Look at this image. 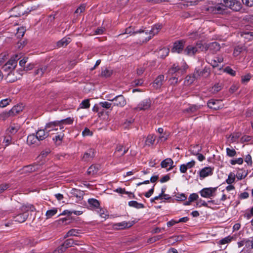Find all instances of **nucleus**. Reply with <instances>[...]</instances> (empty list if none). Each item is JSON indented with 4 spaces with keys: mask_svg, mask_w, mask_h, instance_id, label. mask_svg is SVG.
<instances>
[{
    "mask_svg": "<svg viewBox=\"0 0 253 253\" xmlns=\"http://www.w3.org/2000/svg\"><path fill=\"white\" fill-rule=\"evenodd\" d=\"M162 27V25L156 24L149 32L144 30V33H142V37L144 38L145 41H148L154 35L157 34Z\"/></svg>",
    "mask_w": 253,
    "mask_h": 253,
    "instance_id": "nucleus-1",
    "label": "nucleus"
},
{
    "mask_svg": "<svg viewBox=\"0 0 253 253\" xmlns=\"http://www.w3.org/2000/svg\"><path fill=\"white\" fill-rule=\"evenodd\" d=\"M19 59L18 55H15L6 63L2 67V69L6 72L13 71L17 66V61Z\"/></svg>",
    "mask_w": 253,
    "mask_h": 253,
    "instance_id": "nucleus-2",
    "label": "nucleus"
},
{
    "mask_svg": "<svg viewBox=\"0 0 253 253\" xmlns=\"http://www.w3.org/2000/svg\"><path fill=\"white\" fill-rule=\"evenodd\" d=\"M222 4L225 7H229L231 9L237 11L241 8V3L236 0H221Z\"/></svg>",
    "mask_w": 253,
    "mask_h": 253,
    "instance_id": "nucleus-3",
    "label": "nucleus"
},
{
    "mask_svg": "<svg viewBox=\"0 0 253 253\" xmlns=\"http://www.w3.org/2000/svg\"><path fill=\"white\" fill-rule=\"evenodd\" d=\"M74 244L76 245H78L72 239H67L61 246L58 247L57 250L54 251V253H63L65 252L67 248L73 246Z\"/></svg>",
    "mask_w": 253,
    "mask_h": 253,
    "instance_id": "nucleus-4",
    "label": "nucleus"
},
{
    "mask_svg": "<svg viewBox=\"0 0 253 253\" xmlns=\"http://www.w3.org/2000/svg\"><path fill=\"white\" fill-rule=\"evenodd\" d=\"M73 122V119L71 118H68L64 120L59 121H54L49 123L47 127L54 126L56 125H59L60 129L62 130L64 128L63 124H72Z\"/></svg>",
    "mask_w": 253,
    "mask_h": 253,
    "instance_id": "nucleus-5",
    "label": "nucleus"
},
{
    "mask_svg": "<svg viewBox=\"0 0 253 253\" xmlns=\"http://www.w3.org/2000/svg\"><path fill=\"white\" fill-rule=\"evenodd\" d=\"M108 100L114 102V105L119 107H124L126 104V100L122 95H118L112 99Z\"/></svg>",
    "mask_w": 253,
    "mask_h": 253,
    "instance_id": "nucleus-6",
    "label": "nucleus"
},
{
    "mask_svg": "<svg viewBox=\"0 0 253 253\" xmlns=\"http://www.w3.org/2000/svg\"><path fill=\"white\" fill-rule=\"evenodd\" d=\"M134 223L135 222L134 221L130 222L123 221L122 222L114 224L113 225V228L118 230H122L131 227Z\"/></svg>",
    "mask_w": 253,
    "mask_h": 253,
    "instance_id": "nucleus-7",
    "label": "nucleus"
},
{
    "mask_svg": "<svg viewBox=\"0 0 253 253\" xmlns=\"http://www.w3.org/2000/svg\"><path fill=\"white\" fill-rule=\"evenodd\" d=\"M185 41L183 40L175 42L173 44V46L171 49L172 52L180 53L184 50Z\"/></svg>",
    "mask_w": 253,
    "mask_h": 253,
    "instance_id": "nucleus-8",
    "label": "nucleus"
},
{
    "mask_svg": "<svg viewBox=\"0 0 253 253\" xmlns=\"http://www.w3.org/2000/svg\"><path fill=\"white\" fill-rule=\"evenodd\" d=\"M186 67L180 68L179 66L176 64H173L172 67L169 70V74L171 75H173L174 74L182 75L183 74L186 70Z\"/></svg>",
    "mask_w": 253,
    "mask_h": 253,
    "instance_id": "nucleus-9",
    "label": "nucleus"
},
{
    "mask_svg": "<svg viewBox=\"0 0 253 253\" xmlns=\"http://www.w3.org/2000/svg\"><path fill=\"white\" fill-rule=\"evenodd\" d=\"M21 76V75H20L18 72L10 71L5 78V80L7 82L13 83L19 79Z\"/></svg>",
    "mask_w": 253,
    "mask_h": 253,
    "instance_id": "nucleus-10",
    "label": "nucleus"
},
{
    "mask_svg": "<svg viewBox=\"0 0 253 253\" xmlns=\"http://www.w3.org/2000/svg\"><path fill=\"white\" fill-rule=\"evenodd\" d=\"M216 188H205L203 189L200 192L202 197L204 198H210L213 196V193L215 192Z\"/></svg>",
    "mask_w": 253,
    "mask_h": 253,
    "instance_id": "nucleus-11",
    "label": "nucleus"
},
{
    "mask_svg": "<svg viewBox=\"0 0 253 253\" xmlns=\"http://www.w3.org/2000/svg\"><path fill=\"white\" fill-rule=\"evenodd\" d=\"M198 51L197 47L193 45H189L184 49V53L188 56H194Z\"/></svg>",
    "mask_w": 253,
    "mask_h": 253,
    "instance_id": "nucleus-12",
    "label": "nucleus"
},
{
    "mask_svg": "<svg viewBox=\"0 0 253 253\" xmlns=\"http://www.w3.org/2000/svg\"><path fill=\"white\" fill-rule=\"evenodd\" d=\"M40 166L38 165H29L24 167L21 173H32L38 171Z\"/></svg>",
    "mask_w": 253,
    "mask_h": 253,
    "instance_id": "nucleus-13",
    "label": "nucleus"
},
{
    "mask_svg": "<svg viewBox=\"0 0 253 253\" xmlns=\"http://www.w3.org/2000/svg\"><path fill=\"white\" fill-rule=\"evenodd\" d=\"M27 142L29 145L38 146L40 144V141L35 134L29 135L27 137Z\"/></svg>",
    "mask_w": 253,
    "mask_h": 253,
    "instance_id": "nucleus-14",
    "label": "nucleus"
},
{
    "mask_svg": "<svg viewBox=\"0 0 253 253\" xmlns=\"http://www.w3.org/2000/svg\"><path fill=\"white\" fill-rule=\"evenodd\" d=\"M220 44L217 42H212L208 44L207 50H209L212 53H215L219 50Z\"/></svg>",
    "mask_w": 253,
    "mask_h": 253,
    "instance_id": "nucleus-15",
    "label": "nucleus"
},
{
    "mask_svg": "<svg viewBox=\"0 0 253 253\" xmlns=\"http://www.w3.org/2000/svg\"><path fill=\"white\" fill-rule=\"evenodd\" d=\"M151 105V101L149 99L145 100L140 103L138 106L134 108V110H145L148 109Z\"/></svg>",
    "mask_w": 253,
    "mask_h": 253,
    "instance_id": "nucleus-16",
    "label": "nucleus"
},
{
    "mask_svg": "<svg viewBox=\"0 0 253 253\" xmlns=\"http://www.w3.org/2000/svg\"><path fill=\"white\" fill-rule=\"evenodd\" d=\"M212 11L215 14H221L223 13L225 10V7L223 4H222V1L221 0L220 3L216 4L214 7H212Z\"/></svg>",
    "mask_w": 253,
    "mask_h": 253,
    "instance_id": "nucleus-17",
    "label": "nucleus"
},
{
    "mask_svg": "<svg viewBox=\"0 0 253 253\" xmlns=\"http://www.w3.org/2000/svg\"><path fill=\"white\" fill-rule=\"evenodd\" d=\"M208 106L210 108L218 110L220 108L221 101L218 100L211 99L208 102Z\"/></svg>",
    "mask_w": 253,
    "mask_h": 253,
    "instance_id": "nucleus-18",
    "label": "nucleus"
},
{
    "mask_svg": "<svg viewBox=\"0 0 253 253\" xmlns=\"http://www.w3.org/2000/svg\"><path fill=\"white\" fill-rule=\"evenodd\" d=\"M195 165V161L194 160H192L186 164H182L180 167V171L181 173H185L188 169L192 168Z\"/></svg>",
    "mask_w": 253,
    "mask_h": 253,
    "instance_id": "nucleus-19",
    "label": "nucleus"
},
{
    "mask_svg": "<svg viewBox=\"0 0 253 253\" xmlns=\"http://www.w3.org/2000/svg\"><path fill=\"white\" fill-rule=\"evenodd\" d=\"M164 78V75H161L158 76L153 82V87L156 89L160 88L163 84Z\"/></svg>",
    "mask_w": 253,
    "mask_h": 253,
    "instance_id": "nucleus-20",
    "label": "nucleus"
},
{
    "mask_svg": "<svg viewBox=\"0 0 253 253\" xmlns=\"http://www.w3.org/2000/svg\"><path fill=\"white\" fill-rule=\"evenodd\" d=\"M46 130L44 128L39 129L37 131L36 135L40 141L45 139L48 136L49 133L47 131H45Z\"/></svg>",
    "mask_w": 253,
    "mask_h": 253,
    "instance_id": "nucleus-21",
    "label": "nucleus"
},
{
    "mask_svg": "<svg viewBox=\"0 0 253 253\" xmlns=\"http://www.w3.org/2000/svg\"><path fill=\"white\" fill-rule=\"evenodd\" d=\"M173 164V161L170 158H167L163 160L161 163V166L163 168H166L167 170H169L172 169V164Z\"/></svg>",
    "mask_w": 253,
    "mask_h": 253,
    "instance_id": "nucleus-22",
    "label": "nucleus"
},
{
    "mask_svg": "<svg viewBox=\"0 0 253 253\" xmlns=\"http://www.w3.org/2000/svg\"><path fill=\"white\" fill-rule=\"evenodd\" d=\"M94 157V151L93 149H89L85 152L83 156V159L84 161H89Z\"/></svg>",
    "mask_w": 253,
    "mask_h": 253,
    "instance_id": "nucleus-23",
    "label": "nucleus"
},
{
    "mask_svg": "<svg viewBox=\"0 0 253 253\" xmlns=\"http://www.w3.org/2000/svg\"><path fill=\"white\" fill-rule=\"evenodd\" d=\"M198 76L197 73H194L192 75L187 76L185 78V84L187 85L192 84L196 79H198Z\"/></svg>",
    "mask_w": 253,
    "mask_h": 253,
    "instance_id": "nucleus-24",
    "label": "nucleus"
},
{
    "mask_svg": "<svg viewBox=\"0 0 253 253\" xmlns=\"http://www.w3.org/2000/svg\"><path fill=\"white\" fill-rule=\"evenodd\" d=\"M100 167L99 164L91 165L87 169V174H96L100 172Z\"/></svg>",
    "mask_w": 253,
    "mask_h": 253,
    "instance_id": "nucleus-25",
    "label": "nucleus"
},
{
    "mask_svg": "<svg viewBox=\"0 0 253 253\" xmlns=\"http://www.w3.org/2000/svg\"><path fill=\"white\" fill-rule=\"evenodd\" d=\"M235 176H237L238 179H242L245 178L247 175H228V177L226 180V182L229 184L233 183L235 180Z\"/></svg>",
    "mask_w": 253,
    "mask_h": 253,
    "instance_id": "nucleus-26",
    "label": "nucleus"
},
{
    "mask_svg": "<svg viewBox=\"0 0 253 253\" xmlns=\"http://www.w3.org/2000/svg\"><path fill=\"white\" fill-rule=\"evenodd\" d=\"M235 238L232 236H228L221 240H220L218 242L217 244L220 245H223L227 244H229L232 241L234 240Z\"/></svg>",
    "mask_w": 253,
    "mask_h": 253,
    "instance_id": "nucleus-27",
    "label": "nucleus"
},
{
    "mask_svg": "<svg viewBox=\"0 0 253 253\" xmlns=\"http://www.w3.org/2000/svg\"><path fill=\"white\" fill-rule=\"evenodd\" d=\"M29 214L27 213H22L14 217L15 221L22 223L26 221Z\"/></svg>",
    "mask_w": 253,
    "mask_h": 253,
    "instance_id": "nucleus-28",
    "label": "nucleus"
},
{
    "mask_svg": "<svg viewBox=\"0 0 253 253\" xmlns=\"http://www.w3.org/2000/svg\"><path fill=\"white\" fill-rule=\"evenodd\" d=\"M144 33V30L140 29L139 30L135 31V30H134V28H132L131 26H130L126 29L125 32L124 33H123L122 34H120V35H123L124 34H128L132 33V34H142Z\"/></svg>",
    "mask_w": 253,
    "mask_h": 253,
    "instance_id": "nucleus-29",
    "label": "nucleus"
},
{
    "mask_svg": "<svg viewBox=\"0 0 253 253\" xmlns=\"http://www.w3.org/2000/svg\"><path fill=\"white\" fill-rule=\"evenodd\" d=\"M21 211L23 213H27L28 211H36L34 206L31 204L23 205L21 208Z\"/></svg>",
    "mask_w": 253,
    "mask_h": 253,
    "instance_id": "nucleus-30",
    "label": "nucleus"
},
{
    "mask_svg": "<svg viewBox=\"0 0 253 253\" xmlns=\"http://www.w3.org/2000/svg\"><path fill=\"white\" fill-rule=\"evenodd\" d=\"M194 73H197L199 75L198 79L202 76L207 77L210 74V70L209 69L205 68L203 70H200L196 68Z\"/></svg>",
    "mask_w": 253,
    "mask_h": 253,
    "instance_id": "nucleus-31",
    "label": "nucleus"
},
{
    "mask_svg": "<svg viewBox=\"0 0 253 253\" xmlns=\"http://www.w3.org/2000/svg\"><path fill=\"white\" fill-rule=\"evenodd\" d=\"M71 194L77 198L79 200H81L83 198V191L78 190L75 188H73L71 190Z\"/></svg>",
    "mask_w": 253,
    "mask_h": 253,
    "instance_id": "nucleus-32",
    "label": "nucleus"
},
{
    "mask_svg": "<svg viewBox=\"0 0 253 253\" xmlns=\"http://www.w3.org/2000/svg\"><path fill=\"white\" fill-rule=\"evenodd\" d=\"M194 148H198V150H197V152H196V151H194V150H192L191 149V153L194 155H196L197 156V157H198V159L199 161H203L205 159V157L204 156V155H203L202 154H200L199 153V152L201 151V148L199 146V145H196L195 147H194Z\"/></svg>",
    "mask_w": 253,
    "mask_h": 253,
    "instance_id": "nucleus-33",
    "label": "nucleus"
},
{
    "mask_svg": "<svg viewBox=\"0 0 253 253\" xmlns=\"http://www.w3.org/2000/svg\"><path fill=\"white\" fill-rule=\"evenodd\" d=\"M27 59H28V58L24 57L22 59H21L19 61V65L22 67H23L24 69L26 71L30 70L32 69L34 67V65L33 64H32V65L29 64L28 65V66H27V67L25 66V64L27 62Z\"/></svg>",
    "mask_w": 253,
    "mask_h": 253,
    "instance_id": "nucleus-34",
    "label": "nucleus"
},
{
    "mask_svg": "<svg viewBox=\"0 0 253 253\" xmlns=\"http://www.w3.org/2000/svg\"><path fill=\"white\" fill-rule=\"evenodd\" d=\"M23 110V107L20 105L14 106L9 111L11 115L15 116L18 114Z\"/></svg>",
    "mask_w": 253,
    "mask_h": 253,
    "instance_id": "nucleus-35",
    "label": "nucleus"
},
{
    "mask_svg": "<svg viewBox=\"0 0 253 253\" xmlns=\"http://www.w3.org/2000/svg\"><path fill=\"white\" fill-rule=\"evenodd\" d=\"M156 138V136L153 134L148 135L145 141L146 145L149 146L152 145L155 141Z\"/></svg>",
    "mask_w": 253,
    "mask_h": 253,
    "instance_id": "nucleus-36",
    "label": "nucleus"
},
{
    "mask_svg": "<svg viewBox=\"0 0 253 253\" xmlns=\"http://www.w3.org/2000/svg\"><path fill=\"white\" fill-rule=\"evenodd\" d=\"M128 205L130 207H134L136 209H143L145 207L143 204L139 203L135 201H131L128 202Z\"/></svg>",
    "mask_w": 253,
    "mask_h": 253,
    "instance_id": "nucleus-37",
    "label": "nucleus"
},
{
    "mask_svg": "<svg viewBox=\"0 0 253 253\" xmlns=\"http://www.w3.org/2000/svg\"><path fill=\"white\" fill-rule=\"evenodd\" d=\"M200 106L196 105L190 106L189 108L184 110V112L189 114H192L196 112L200 109Z\"/></svg>",
    "mask_w": 253,
    "mask_h": 253,
    "instance_id": "nucleus-38",
    "label": "nucleus"
},
{
    "mask_svg": "<svg viewBox=\"0 0 253 253\" xmlns=\"http://www.w3.org/2000/svg\"><path fill=\"white\" fill-rule=\"evenodd\" d=\"M88 203L90 207L94 208H99L100 203L99 201L95 199H89L88 200Z\"/></svg>",
    "mask_w": 253,
    "mask_h": 253,
    "instance_id": "nucleus-39",
    "label": "nucleus"
},
{
    "mask_svg": "<svg viewBox=\"0 0 253 253\" xmlns=\"http://www.w3.org/2000/svg\"><path fill=\"white\" fill-rule=\"evenodd\" d=\"M241 133L240 132H235L230 134L228 138L229 139L231 143L235 142L240 136Z\"/></svg>",
    "mask_w": 253,
    "mask_h": 253,
    "instance_id": "nucleus-40",
    "label": "nucleus"
},
{
    "mask_svg": "<svg viewBox=\"0 0 253 253\" xmlns=\"http://www.w3.org/2000/svg\"><path fill=\"white\" fill-rule=\"evenodd\" d=\"M223 61V58L222 57H217L216 58V59L211 60L210 63L211 66L214 68L218 66V63L222 62Z\"/></svg>",
    "mask_w": 253,
    "mask_h": 253,
    "instance_id": "nucleus-41",
    "label": "nucleus"
},
{
    "mask_svg": "<svg viewBox=\"0 0 253 253\" xmlns=\"http://www.w3.org/2000/svg\"><path fill=\"white\" fill-rule=\"evenodd\" d=\"M70 42V38H63L60 41H58L57 43V46L58 47L63 46L64 45H67Z\"/></svg>",
    "mask_w": 253,
    "mask_h": 253,
    "instance_id": "nucleus-42",
    "label": "nucleus"
},
{
    "mask_svg": "<svg viewBox=\"0 0 253 253\" xmlns=\"http://www.w3.org/2000/svg\"><path fill=\"white\" fill-rule=\"evenodd\" d=\"M19 127L18 126L16 125H13L11 126L7 130V133H10L11 134H14L18 131Z\"/></svg>",
    "mask_w": 253,
    "mask_h": 253,
    "instance_id": "nucleus-43",
    "label": "nucleus"
},
{
    "mask_svg": "<svg viewBox=\"0 0 253 253\" xmlns=\"http://www.w3.org/2000/svg\"><path fill=\"white\" fill-rule=\"evenodd\" d=\"M26 30V29L23 27L18 28L17 29V33L15 35L17 38L20 39L23 37L24 35Z\"/></svg>",
    "mask_w": 253,
    "mask_h": 253,
    "instance_id": "nucleus-44",
    "label": "nucleus"
},
{
    "mask_svg": "<svg viewBox=\"0 0 253 253\" xmlns=\"http://www.w3.org/2000/svg\"><path fill=\"white\" fill-rule=\"evenodd\" d=\"M113 73L112 70L105 68L104 70L102 71L101 76L102 77L108 78L110 77Z\"/></svg>",
    "mask_w": 253,
    "mask_h": 253,
    "instance_id": "nucleus-45",
    "label": "nucleus"
},
{
    "mask_svg": "<svg viewBox=\"0 0 253 253\" xmlns=\"http://www.w3.org/2000/svg\"><path fill=\"white\" fill-rule=\"evenodd\" d=\"M72 213H74L76 215H80L83 213V211H69V210H65L63 211V212L61 214V215H71Z\"/></svg>",
    "mask_w": 253,
    "mask_h": 253,
    "instance_id": "nucleus-46",
    "label": "nucleus"
},
{
    "mask_svg": "<svg viewBox=\"0 0 253 253\" xmlns=\"http://www.w3.org/2000/svg\"><path fill=\"white\" fill-rule=\"evenodd\" d=\"M57 212V210L56 208H53L51 210H48L46 212L45 215L46 216V218H50L52 217L53 215H54Z\"/></svg>",
    "mask_w": 253,
    "mask_h": 253,
    "instance_id": "nucleus-47",
    "label": "nucleus"
},
{
    "mask_svg": "<svg viewBox=\"0 0 253 253\" xmlns=\"http://www.w3.org/2000/svg\"><path fill=\"white\" fill-rule=\"evenodd\" d=\"M246 248L248 250L253 249V237L246 239Z\"/></svg>",
    "mask_w": 253,
    "mask_h": 253,
    "instance_id": "nucleus-48",
    "label": "nucleus"
},
{
    "mask_svg": "<svg viewBox=\"0 0 253 253\" xmlns=\"http://www.w3.org/2000/svg\"><path fill=\"white\" fill-rule=\"evenodd\" d=\"M79 233V230L76 229H72L70 230L66 234L65 238H67L69 236H77L78 234Z\"/></svg>",
    "mask_w": 253,
    "mask_h": 253,
    "instance_id": "nucleus-49",
    "label": "nucleus"
},
{
    "mask_svg": "<svg viewBox=\"0 0 253 253\" xmlns=\"http://www.w3.org/2000/svg\"><path fill=\"white\" fill-rule=\"evenodd\" d=\"M222 88V85L221 84L217 83L214 84L213 86L212 87L211 91L213 93H216L220 91Z\"/></svg>",
    "mask_w": 253,
    "mask_h": 253,
    "instance_id": "nucleus-50",
    "label": "nucleus"
},
{
    "mask_svg": "<svg viewBox=\"0 0 253 253\" xmlns=\"http://www.w3.org/2000/svg\"><path fill=\"white\" fill-rule=\"evenodd\" d=\"M195 46L197 47V49H200L202 51H207L208 44H203L201 42H198L196 43Z\"/></svg>",
    "mask_w": 253,
    "mask_h": 253,
    "instance_id": "nucleus-51",
    "label": "nucleus"
},
{
    "mask_svg": "<svg viewBox=\"0 0 253 253\" xmlns=\"http://www.w3.org/2000/svg\"><path fill=\"white\" fill-rule=\"evenodd\" d=\"M47 67L46 66H43L39 68L36 72V75H40L42 76L43 73L47 70Z\"/></svg>",
    "mask_w": 253,
    "mask_h": 253,
    "instance_id": "nucleus-52",
    "label": "nucleus"
},
{
    "mask_svg": "<svg viewBox=\"0 0 253 253\" xmlns=\"http://www.w3.org/2000/svg\"><path fill=\"white\" fill-rule=\"evenodd\" d=\"M169 53V49L168 48L164 47L161 49L159 51V54L161 56L162 58H164L168 55Z\"/></svg>",
    "mask_w": 253,
    "mask_h": 253,
    "instance_id": "nucleus-53",
    "label": "nucleus"
},
{
    "mask_svg": "<svg viewBox=\"0 0 253 253\" xmlns=\"http://www.w3.org/2000/svg\"><path fill=\"white\" fill-rule=\"evenodd\" d=\"M212 169L211 167H205L200 171V174H210L212 173Z\"/></svg>",
    "mask_w": 253,
    "mask_h": 253,
    "instance_id": "nucleus-54",
    "label": "nucleus"
},
{
    "mask_svg": "<svg viewBox=\"0 0 253 253\" xmlns=\"http://www.w3.org/2000/svg\"><path fill=\"white\" fill-rule=\"evenodd\" d=\"M227 155L230 157H234L236 155V152L234 149H231L229 148H226Z\"/></svg>",
    "mask_w": 253,
    "mask_h": 253,
    "instance_id": "nucleus-55",
    "label": "nucleus"
},
{
    "mask_svg": "<svg viewBox=\"0 0 253 253\" xmlns=\"http://www.w3.org/2000/svg\"><path fill=\"white\" fill-rule=\"evenodd\" d=\"M90 104L88 99H85L82 101L81 104V107L82 108H88L89 107Z\"/></svg>",
    "mask_w": 253,
    "mask_h": 253,
    "instance_id": "nucleus-56",
    "label": "nucleus"
},
{
    "mask_svg": "<svg viewBox=\"0 0 253 253\" xmlns=\"http://www.w3.org/2000/svg\"><path fill=\"white\" fill-rule=\"evenodd\" d=\"M9 116H12L9 111L7 112H4L0 115V119L4 120Z\"/></svg>",
    "mask_w": 253,
    "mask_h": 253,
    "instance_id": "nucleus-57",
    "label": "nucleus"
},
{
    "mask_svg": "<svg viewBox=\"0 0 253 253\" xmlns=\"http://www.w3.org/2000/svg\"><path fill=\"white\" fill-rule=\"evenodd\" d=\"M10 100L8 99H5L0 101V107L3 108L6 107L9 104Z\"/></svg>",
    "mask_w": 253,
    "mask_h": 253,
    "instance_id": "nucleus-58",
    "label": "nucleus"
},
{
    "mask_svg": "<svg viewBox=\"0 0 253 253\" xmlns=\"http://www.w3.org/2000/svg\"><path fill=\"white\" fill-rule=\"evenodd\" d=\"M48 124H49V123L47 124L45 126V129H46V131H47L48 133H49V132L51 131L58 130V128L56 127L59 126V125H56L55 126H54L47 127V126H48Z\"/></svg>",
    "mask_w": 253,
    "mask_h": 253,
    "instance_id": "nucleus-59",
    "label": "nucleus"
},
{
    "mask_svg": "<svg viewBox=\"0 0 253 253\" xmlns=\"http://www.w3.org/2000/svg\"><path fill=\"white\" fill-rule=\"evenodd\" d=\"M98 212L99 213L100 216L103 218H106L108 216L107 212L104 209H100Z\"/></svg>",
    "mask_w": 253,
    "mask_h": 253,
    "instance_id": "nucleus-60",
    "label": "nucleus"
},
{
    "mask_svg": "<svg viewBox=\"0 0 253 253\" xmlns=\"http://www.w3.org/2000/svg\"><path fill=\"white\" fill-rule=\"evenodd\" d=\"M99 104L102 107L106 109L110 108L112 105V104L111 103L106 101L101 102L99 103Z\"/></svg>",
    "mask_w": 253,
    "mask_h": 253,
    "instance_id": "nucleus-61",
    "label": "nucleus"
},
{
    "mask_svg": "<svg viewBox=\"0 0 253 253\" xmlns=\"http://www.w3.org/2000/svg\"><path fill=\"white\" fill-rule=\"evenodd\" d=\"M11 141V137L10 135L6 136L3 139V143L5 146L9 145Z\"/></svg>",
    "mask_w": 253,
    "mask_h": 253,
    "instance_id": "nucleus-62",
    "label": "nucleus"
},
{
    "mask_svg": "<svg viewBox=\"0 0 253 253\" xmlns=\"http://www.w3.org/2000/svg\"><path fill=\"white\" fill-rule=\"evenodd\" d=\"M85 8V5L84 4L81 5L75 11V13H81L84 12Z\"/></svg>",
    "mask_w": 253,
    "mask_h": 253,
    "instance_id": "nucleus-63",
    "label": "nucleus"
},
{
    "mask_svg": "<svg viewBox=\"0 0 253 253\" xmlns=\"http://www.w3.org/2000/svg\"><path fill=\"white\" fill-rule=\"evenodd\" d=\"M134 121V120L130 118L128 120H126L123 124V126L125 128H127L129 125L131 124Z\"/></svg>",
    "mask_w": 253,
    "mask_h": 253,
    "instance_id": "nucleus-64",
    "label": "nucleus"
}]
</instances>
